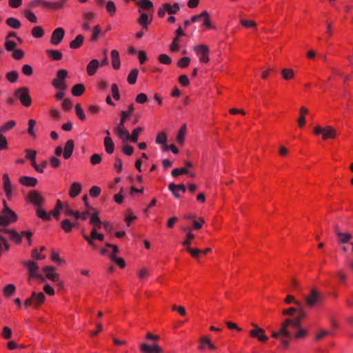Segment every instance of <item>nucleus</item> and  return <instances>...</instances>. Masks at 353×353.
<instances>
[{
  "instance_id": "1",
  "label": "nucleus",
  "mask_w": 353,
  "mask_h": 353,
  "mask_svg": "<svg viewBox=\"0 0 353 353\" xmlns=\"http://www.w3.org/2000/svg\"><path fill=\"white\" fill-rule=\"evenodd\" d=\"M134 110V105L130 104L128 105V110L126 111H121L120 113L121 119L117 125L114 128V132L117 134L118 137L123 141H130L133 143H137L139 133L143 130L141 127L136 128L133 130L132 135L130 134L129 132L125 127V119H128L132 115Z\"/></svg>"
},
{
  "instance_id": "2",
  "label": "nucleus",
  "mask_w": 353,
  "mask_h": 353,
  "mask_svg": "<svg viewBox=\"0 0 353 353\" xmlns=\"http://www.w3.org/2000/svg\"><path fill=\"white\" fill-rule=\"evenodd\" d=\"M66 1L67 0H58L55 2H50L43 0H33L29 3L28 7L30 8H34L38 6L42 5L52 10H59L64 7Z\"/></svg>"
},
{
  "instance_id": "3",
  "label": "nucleus",
  "mask_w": 353,
  "mask_h": 353,
  "mask_svg": "<svg viewBox=\"0 0 353 353\" xmlns=\"http://www.w3.org/2000/svg\"><path fill=\"white\" fill-rule=\"evenodd\" d=\"M3 203L4 208L2 210V214L0 216V225L6 226L15 222L17 220V215L8 207L6 201H3Z\"/></svg>"
},
{
  "instance_id": "4",
  "label": "nucleus",
  "mask_w": 353,
  "mask_h": 353,
  "mask_svg": "<svg viewBox=\"0 0 353 353\" xmlns=\"http://www.w3.org/2000/svg\"><path fill=\"white\" fill-rule=\"evenodd\" d=\"M323 297L322 294L317 291L316 288H312L307 295L303 296V300L305 305L310 308L314 307L319 303Z\"/></svg>"
},
{
  "instance_id": "5",
  "label": "nucleus",
  "mask_w": 353,
  "mask_h": 353,
  "mask_svg": "<svg viewBox=\"0 0 353 353\" xmlns=\"http://www.w3.org/2000/svg\"><path fill=\"white\" fill-rule=\"evenodd\" d=\"M14 97L18 99L21 103L28 108L32 104V99L29 94V89L27 87H21L14 92Z\"/></svg>"
},
{
  "instance_id": "6",
  "label": "nucleus",
  "mask_w": 353,
  "mask_h": 353,
  "mask_svg": "<svg viewBox=\"0 0 353 353\" xmlns=\"http://www.w3.org/2000/svg\"><path fill=\"white\" fill-rule=\"evenodd\" d=\"M295 305L297 306V310L299 315L294 319H285V321H289V326L292 328H299L301 326V322L302 319L305 318L306 312L303 308V304L301 302H295Z\"/></svg>"
},
{
  "instance_id": "7",
  "label": "nucleus",
  "mask_w": 353,
  "mask_h": 353,
  "mask_svg": "<svg viewBox=\"0 0 353 353\" xmlns=\"http://www.w3.org/2000/svg\"><path fill=\"white\" fill-rule=\"evenodd\" d=\"M68 75V71L64 69H61L57 72V78L54 79L52 81V85L57 90H66L67 85L65 81Z\"/></svg>"
},
{
  "instance_id": "8",
  "label": "nucleus",
  "mask_w": 353,
  "mask_h": 353,
  "mask_svg": "<svg viewBox=\"0 0 353 353\" xmlns=\"http://www.w3.org/2000/svg\"><path fill=\"white\" fill-rule=\"evenodd\" d=\"M289 321H283L281 324V327L277 332L272 331L271 336L274 339H278L279 337L285 336L288 339H291L293 336L292 331L290 330L289 326Z\"/></svg>"
},
{
  "instance_id": "9",
  "label": "nucleus",
  "mask_w": 353,
  "mask_h": 353,
  "mask_svg": "<svg viewBox=\"0 0 353 353\" xmlns=\"http://www.w3.org/2000/svg\"><path fill=\"white\" fill-rule=\"evenodd\" d=\"M253 330L250 331V336L257 339L260 342L265 343L268 340V337L265 334V330L259 327L256 323H252Z\"/></svg>"
},
{
  "instance_id": "10",
  "label": "nucleus",
  "mask_w": 353,
  "mask_h": 353,
  "mask_svg": "<svg viewBox=\"0 0 353 353\" xmlns=\"http://www.w3.org/2000/svg\"><path fill=\"white\" fill-rule=\"evenodd\" d=\"M26 200L33 204L35 208L41 207L44 199L41 196L40 193L36 190L30 191L26 196Z\"/></svg>"
},
{
  "instance_id": "11",
  "label": "nucleus",
  "mask_w": 353,
  "mask_h": 353,
  "mask_svg": "<svg viewBox=\"0 0 353 353\" xmlns=\"http://www.w3.org/2000/svg\"><path fill=\"white\" fill-rule=\"evenodd\" d=\"M194 51L199 56V60L203 63H208L210 60L209 48L205 45H198L194 47Z\"/></svg>"
},
{
  "instance_id": "12",
  "label": "nucleus",
  "mask_w": 353,
  "mask_h": 353,
  "mask_svg": "<svg viewBox=\"0 0 353 353\" xmlns=\"http://www.w3.org/2000/svg\"><path fill=\"white\" fill-rule=\"evenodd\" d=\"M65 30L62 28H56L52 33L50 42L54 46H58L63 40Z\"/></svg>"
},
{
  "instance_id": "13",
  "label": "nucleus",
  "mask_w": 353,
  "mask_h": 353,
  "mask_svg": "<svg viewBox=\"0 0 353 353\" xmlns=\"http://www.w3.org/2000/svg\"><path fill=\"white\" fill-rule=\"evenodd\" d=\"M3 190L8 199H10L12 195V185L8 174L5 173L3 174Z\"/></svg>"
},
{
  "instance_id": "14",
  "label": "nucleus",
  "mask_w": 353,
  "mask_h": 353,
  "mask_svg": "<svg viewBox=\"0 0 353 353\" xmlns=\"http://www.w3.org/2000/svg\"><path fill=\"white\" fill-rule=\"evenodd\" d=\"M140 350L143 353H162L161 347L156 343L152 345L143 343L140 345Z\"/></svg>"
},
{
  "instance_id": "15",
  "label": "nucleus",
  "mask_w": 353,
  "mask_h": 353,
  "mask_svg": "<svg viewBox=\"0 0 353 353\" xmlns=\"http://www.w3.org/2000/svg\"><path fill=\"white\" fill-rule=\"evenodd\" d=\"M1 232L7 233L10 237V239L14 241V243L19 244L22 241L21 235H20L16 230H9L6 228H3L0 230Z\"/></svg>"
},
{
  "instance_id": "16",
  "label": "nucleus",
  "mask_w": 353,
  "mask_h": 353,
  "mask_svg": "<svg viewBox=\"0 0 353 353\" xmlns=\"http://www.w3.org/2000/svg\"><path fill=\"white\" fill-rule=\"evenodd\" d=\"M169 190L172 193L176 199L181 197L180 194L178 192L182 191L183 192H185L186 188L183 184H174V183H171L168 185Z\"/></svg>"
},
{
  "instance_id": "17",
  "label": "nucleus",
  "mask_w": 353,
  "mask_h": 353,
  "mask_svg": "<svg viewBox=\"0 0 353 353\" xmlns=\"http://www.w3.org/2000/svg\"><path fill=\"white\" fill-rule=\"evenodd\" d=\"M46 277L53 282H59V274L54 273L55 268L53 266H45L43 268Z\"/></svg>"
},
{
  "instance_id": "18",
  "label": "nucleus",
  "mask_w": 353,
  "mask_h": 353,
  "mask_svg": "<svg viewBox=\"0 0 353 353\" xmlns=\"http://www.w3.org/2000/svg\"><path fill=\"white\" fill-rule=\"evenodd\" d=\"M74 143L72 139H69L66 141L63 153L64 159H68L71 157L74 150Z\"/></svg>"
},
{
  "instance_id": "19",
  "label": "nucleus",
  "mask_w": 353,
  "mask_h": 353,
  "mask_svg": "<svg viewBox=\"0 0 353 353\" xmlns=\"http://www.w3.org/2000/svg\"><path fill=\"white\" fill-rule=\"evenodd\" d=\"M99 65L100 63L97 59H92L90 61L86 68L88 74L89 76H93L96 73Z\"/></svg>"
},
{
  "instance_id": "20",
  "label": "nucleus",
  "mask_w": 353,
  "mask_h": 353,
  "mask_svg": "<svg viewBox=\"0 0 353 353\" xmlns=\"http://www.w3.org/2000/svg\"><path fill=\"white\" fill-rule=\"evenodd\" d=\"M32 298L33 299V306L38 307L42 303L44 302L46 296L43 292L37 293L33 292L32 293Z\"/></svg>"
},
{
  "instance_id": "21",
  "label": "nucleus",
  "mask_w": 353,
  "mask_h": 353,
  "mask_svg": "<svg viewBox=\"0 0 353 353\" xmlns=\"http://www.w3.org/2000/svg\"><path fill=\"white\" fill-rule=\"evenodd\" d=\"M23 263L28 270L30 277H34L37 274H38L37 271L39 266L35 262L30 261L28 262H24Z\"/></svg>"
},
{
  "instance_id": "22",
  "label": "nucleus",
  "mask_w": 353,
  "mask_h": 353,
  "mask_svg": "<svg viewBox=\"0 0 353 353\" xmlns=\"http://www.w3.org/2000/svg\"><path fill=\"white\" fill-rule=\"evenodd\" d=\"M19 182L25 186L34 187L37 183V179L34 177L24 176L19 179Z\"/></svg>"
},
{
  "instance_id": "23",
  "label": "nucleus",
  "mask_w": 353,
  "mask_h": 353,
  "mask_svg": "<svg viewBox=\"0 0 353 353\" xmlns=\"http://www.w3.org/2000/svg\"><path fill=\"white\" fill-rule=\"evenodd\" d=\"M104 148L105 152L110 154L114 150V143L110 137H105L103 141Z\"/></svg>"
},
{
  "instance_id": "24",
  "label": "nucleus",
  "mask_w": 353,
  "mask_h": 353,
  "mask_svg": "<svg viewBox=\"0 0 353 353\" xmlns=\"http://www.w3.org/2000/svg\"><path fill=\"white\" fill-rule=\"evenodd\" d=\"M81 191V185L79 182H74L72 184L70 191L69 195L72 198H75L77 196Z\"/></svg>"
},
{
  "instance_id": "25",
  "label": "nucleus",
  "mask_w": 353,
  "mask_h": 353,
  "mask_svg": "<svg viewBox=\"0 0 353 353\" xmlns=\"http://www.w3.org/2000/svg\"><path fill=\"white\" fill-rule=\"evenodd\" d=\"M112 64L114 69L117 70L120 68L121 62L119 53L117 50H112L111 52Z\"/></svg>"
},
{
  "instance_id": "26",
  "label": "nucleus",
  "mask_w": 353,
  "mask_h": 353,
  "mask_svg": "<svg viewBox=\"0 0 353 353\" xmlns=\"http://www.w3.org/2000/svg\"><path fill=\"white\" fill-rule=\"evenodd\" d=\"M163 6L169 14H176L180 9V6L178 3H174L173 6L169 3H165Z\"/></svg>"
},
{
  "instance_id": "27",
  "label": "nucleus",
  "mask_w": 353,
  "mask_h": 353,
  "mask_svg": "<svg viewBox=\"0 0 353 353\" xmlns=\"http://www.w3.org/2000/svg\"><path fill=\"white\" fill-rule=\"evenodd\" d=\"M137 5L140 8L138 12L141 13V9L148 10L153 8V3L150 0H140L137 1Z\"/></svg>"
},
{
  "instance_id": "28",
  "label": "nucleus",
  "mask_w": 353,
  "mask_h": 353,
  "mask_svg": "<svg viewBox=\"0 0 353 353\" xmlns=\"http://www.w3.org/2000/svg\"><path fill=\"white\" fill-rule=\"evenodd\" d=\"M336 236L339 244H346L349 243L352 237V234L349 232H341Z\"/></svg>"
},
{
  "instance_id": "29",
  "label": "nucleus",
  "mask_w": 353,
  "mask_h": 353,
  "mask_svg": "<svg viewBox=\"0 0 353 353\" xmlns=\"http://www.w3.org/2000/svg\"><path fill=\"white\" fill-rule=\"evenodd\" d=\"M83 41V36L82 34H79L70 43V48L72 49L79 48L82 46Z\"/></svg>"
},
{
  "instance_id": "30",
  "label": "nucleus",
  "mask_w": 353,
  "mask_h": 353,
  "mask_svg": "<svg viewBox=\"0 0 353 353\" xmlns=\"http://www.w3.org/2000/svg\"><path fill=\"white\" fill-rule=\"evenodd\" d=\"M46 52L52 60L54 61L61 60L63 56L62 53L57 50L48 49L46 50Z\"/></svg>"
},
{
  "instance_id": "31",
  "label": "nucleus",
  "mask_w": 353,
  "mask_h": 353,
  "mask_svg": "<svg viewBox=\"0 0 353 353\" xmlns=\"http://www.w3.org/2000/svg\"><path fill=\"white\" fill-rule=\"evenodd\" d=\"M336 135V132L334 128L330 126H327L323 129V138L327 139L328 138H334Z\"/></svg>"
},
{
  "instance_id": "32",
  "label": "nucleus",
  "mask_w": 353,
  "mask_h": 353,
  "mask_svg": "<svg viewBox=\"0 0 353 353\" xmlns=\"http://www.w3.org/2000/svg\"><path fill=\"white\" fill-rule=\"evenodd\" d=\"M137 22L143 27V28H147L151 21L149 20L148 15L146 13L143 12L141 14Z\"/></svg>"
},
{
  "instance_id": "33",
  "label": "nucleus",
  "mask_w": 353,
  "mask_h": 353,
  "mask_svg": "<svg viewBox=\"0 0 353 353\" xmlns=\"http://www.w3.org/2000/svg\"><path fill=\"white\" fill-rule=\"evenodd\" d=\"M61 227L65 232L69 233L75 227V225L74 223H71L69 219H64L61 222Z\"/></svg>"
},
{
  "instance_id": "34",
  "label": "nucleus",
  "mask_w": 353,
  "mask_h": 353,
  "mask_svg": "<svg viewBox=\"0 0 353 353\" xmlns=\"http://www.w3.org/2000/svg\"><path fill=\"white\" fill-rule=\"evenodd\" d=\"M85 91V87L82 83L76 84L72 88V94L75 97L81 96Z\"/></svg>"
},
{
  "instance_id": "35",
  "label": "nucleus",
  "mask_w": 353,
  "mask_h": 353,
  "mask_svg": "<svg viewBox=\"0 0 353 353\" xmlns=\"http://www.w3.org/2000/svg\"><path fill=\"white\" fill-rule=\"evenodd\" d=\"M6 24L14 29H19L21 27L20 21L14 17H9L6 21Z\"/></svg>"
},
{
  "instance_id": "36",
  "label": "nucleus",
  "mask_w": 353,
  "mask_h": 353,
  "mask_svg": "<svg viewBox=\"0 0 353 353\" xmlns=\"http://www.w3.org/2000/svg\"><path fill=\"white\" fill-rule=\"evenodd\" d=\"M90 223L94 226L93 228L97 229V228H101L102 223H101L99 217L98 216L97 213H94L91 216L90 220Z\"/></svg>"
},
{
  "instance_id": "37",
  "label": "nucleus",
  "mask_w": 353,
  "mask_h": 353,
  "mask_svg": "<svg viewBox=\"0 0 353 353\" xmlns=\"http://www.w3.org/2000/svg\"><path fill=\"white\" fill-rule=\"evenodd\" d=\"M186 125L185 124H183L179 132H178V134H177V137H176V141L177 142L179 143V144H183V141H184V137H185V132H186Z\"/></svg>"
},
{
  "instance_id": "38",
  "label": "nucleus",
  "mask_w": 353,
  "mask_h": 353,
  "mask_svg": "<svg viewBox=\"0 0 353 353\" xmlns=\"http://www.w3.org/2000/svg\"><path fill=\"white\" fill-rule=\"evenodd\" d=\"M37 209V215L44 221H48L50 219V214L47 213L41 207L36 208Z\"/></svg>"
},
{
  "instance_id": "39",
  "label": "nucleus",
  "mask_w": 353,
  "mask_h": 353,
  "mask_svg": "<svg viewBox=\"0 0 353 353\" xmlns=\"http://www.w3.org/2000/svg\"><path fill=\"white\" fill-rule=\"evenodd\" d=\"M138 74H139L138 69H133L128 74V79H127L128 82L131 85L134 84L137 81V78Z\"/></svg>"
},
{
  "instance_id": "40",
  "label": "nucleus",
  "mask_w": 353,
  "mask_h": 353,
  "mask_svg": "<svg viewBox=\"0 0 353 353\" xmlns=\"http://www.w3.org/2000/svg\"><path fill=\"white\" fill-rule=\"evenodd\" d=\"M105 8L110 16H114L115 14L117 8L115 3L112 1H108L105 3Z\"/></svg>"
},
{
  "instance_id": "41",
  "label": "nucleus",
  "mask_w": 353,
  "mask_h": 353,
  "mask_svg": "<svg viewBox=\"0 0 353 353\" xmlns=\"http://www.w3.org/2000/svg\"><path fill=\"white\" fill-rule=\"evenodd\" d=\"M16 288L13 284H8L3 288V292L5 296L10 297L15 292Z\"/></svg>"
},
{
  "instance_id": "42",
  "label": "nucleus",
  "mask_w": 353,
  "mask_h": 353,
  "mask_svg": "<svg viewBox=\"0 0 353 353\" xmlns=\"http://www.w3.org/2000/svg\"><path fill=\"white\" fill-rule=\"evenodd\" d=\"M15 125L16 123L13 120L8 121L0 127V133L3 134V133L11 130Z\"/></svg>"
},
{
  "instance_id": "43",
  "label": "nucleus",
  "mask_w": 353,
  "mask_h": 353,
  "mask_svg": "<svg viewBox=\"0 0 353 353\" xmlns=\"http://www.w3.org/2000/svg\"><path fill=\"white\" fill-rule=\"evenodd\" d=\"M307 112H308L307 110L304 107H302L300 109L301 116L298 119V123H299V126L300 128H303L305 125V119L304 114H307Z\"/></svg>"
},
{
  "instance_id": "44",
  "label": "nucleus",
  "mask_w": 353,
  "mask_h": 353,
  "mask_svg": "<svg viewBox=\"0 0 353 353\" xmlns=\"http://www.w3.org/2000/svg\"><path fill=\"white\" fill-rule=\"evenodd\" d=\"M281 75L285 80H290L294 77V71L292 69L285 68L282 70Z\"/></svg>"
},
{
  "instance_id": "45",
  "label": "nucleus",
  "mask_w": 353,
  "mask_h": 353,
  "mask_svg": "<svg viewBox=\"0 0 353 353\" xmlns=\"http://www.w3.org/2000/svg\"><path fill=\"white\" fill-rule=\"evenodd\" d=\"M44 32L41 26L34 27L32 30V35L35 38H41L43 36Z\"/></svg>"
},
{
  "instance_id": "46",
  "label": "nucleus",
  "mask_w": 353,
  "mask_h": 353,
  "mask_svg": "<svg viewBox=\"0 0 353 353\" xmlns=\"http://www.w3.org/2000/svg\"><path fill=\"white\" fill-rule=\"evenodd\" d=\"M24 15L26 18L31 23H37V18L35 14L30 10H25Z\"/></svg>"
},
{
  "instance_id": "47",
  "label": "nucleus",
  "mask_w": 353,
  "mask_h": 353,
  "mask_svg": "<svg viewBox=\"0 0 353 353\" xmlns=\"http://www.w3.org/2000/svg\"><path fill=\"white\" fill-rule=\"evenodd\" d=\"M4 46L7 51H12L15 49L17 43L14 41L6 38Z\"/></svg>"
},
{
  "instance_id": "48",
  "label": "nucleus",
  "mask_w": 353,
  "mask_h": 353,
  "mask_svg": "<svg viewBox=\"0 0 353 353\" xmlns=\"http://www.w3.org/2000/svg\"><path fill=\"white\" fill-rule=\"evenodd\" d=\"M18 72L17 71H10L6 74V79L11 83L15 82L18 79Z\"/></svg>"
},
{
  "instance_id": "49",
  "label": "nucleus",
  "mask_w": 353,
  "mask_h": 353,
  "mask_svg": "<svg viewBox=\"0 0 353 353\" xmlns=\"http://www.w3.org/2000/svg\"><path fill=\"white\" fill-rule=\"evenodd\" d=\"M110 257L111 260L117 263L121 268H123L125 267V263L122 258L117 257L114 254H111Z\"/></svg>"
},
{
  "instance_id": "50",
  "label": "nucleus",
  "mask_w": 353,
  "mask_h": 353,
  "mask_svg": "<svg viewBox=\"0 0 353 353\" xmlns=\"http://www.w3.org/2000/svg\"><path fill=\"white\" fill-rule=\"evenodd\" d=\"M75 111L77 117L81 121L85 120V115L83 112V110H82L81 105L79 103L76 104L75 105Z\"/></svg>"
},
{
  "instance_id": "51",
  "label": "nucleus",
  "mask_w": 353,
  "mask_h": 353,
  "mask_svg": "<svg viewBox=\"0 0 353 353\" xmlns=\"http://www.w3.org/2000/svg\"><path fill=\"white\" fill-rule=\"evenodd\" d=\"M35 124H36V121L34 119H30L28 121V133L32 137H35V136H36V134L34 132V127Z\"/></svg>"
},
{
  "instance_id": "52",
  "label": "nucleus",
  "mask_w": 353,
  "mask_h": 353,
  "mask_svg": "<svg viewBox=\"0 0 353 353\" xmlns=\"http://www.w3.org/2000/svg\"><path fill=\"white\" fill-rule=\"evenodd\" d=\"M111 91H112L113 98L115 100H119L120 94H119V87L116 83H113L112 85Z\"/></svg>"
},
{
  "instance_id": "53",
  "label": "nucleus",
  "mask_w": 353,
  "mask_h": 353,
  "mask_svg": "<svg viewBox=\"0 0 353 353\" xmlns=\"http://www.w3.org/2000/svg\"><path fill=\"white\" fill-rule=\"evenodd\" d=\"M172 176L174 177H177L179 175L181 174H188V170L186 168H175L172 171Z\"/></svg>"
},
{
  "instance_id": "54",
  "label": "nucleus",
  "mask_w": 353,
  "mask_h": 353,
  "mask_svg": "<svg viewBox=\"0 0 353 353\" xmlns=\"http://www.w3.org/2000/svg\"><path fill=\"white\" fill-rule=\"evenodd\" d=\"M158 144H165L167 141V137L165 132H159L155 140Z\"/></svg>"
},
{
  "instance_id": "55",
  "label": "nucleus",
  "mask_w": 353,
  "mask_h": 353,
  "mask_svg": "<svg viewBox=\"0 0 353 353\" xmlns=\"http://www.w3.org/2000/svg\"><path fill=\"white\" fill-rule=\"evenodd\" d=\"M100 32H101L100 26L99 25L95 26L93 28L92 34L90 38V41L92 42L95 41L98 39Z\"/></svg>"
},
{
  "instance_id": "56",
  "label": "nucleus",
  "mask_w": 353,
  "mask_h": 353,
  "mask_svg": "<svg viewBox=\"0 0 353 353\" xmlns=\"http://www.w3.org/2000/svg\"><path fill=\"white\" fill-rule=\"evenodd\" d=\"M158 59L161 63L166 64V65H169L172 62L171 58L165 54H162L159 55L158 57Z\"/></svg>"
},
{
  "instance_id": "57",
  "label": "nucleus",
  "mask_w": 353,
  "mask_h": 353,
  "mask_svg": "<svg viewBox=\"0 0 353 353\" xmlns=\"http://www.w3.org/2000/svg\"><path fill=\"white\" fill-rule=\"evenodd\" d=\"M190 62V59L188 57L181 58L177 63V66L180 68H185L188 66Z\"/></svg>"
},
{
  "instance_id": "58",
  "label": "nucleus",
  "mask_w": 353,
  "mask_h": 353,
  "mask_svg": "<svg viewBox=\"0 0 353 353\" xmlns=\"http://www.w3.org/2000/svg\"><path fill=\"white\" fill-rule=\"evenodd\" d=\"M186 250L195 259H197L199 257V254L201 253V250L192 248L190 246L186 248Z\"/></svg>"
},
{
  "instance_id": "59",
  "label": "nucleus",
  "mask_w": 353,
  "mask_h": 353,
  "mask_svg": "<svg viewBox=\"0 0 353 353\" xmlns=\"http://www.w3.org/2000/svg\"><path fill=\"white\" fill-rule=\"evenodd\" d=\"M22 72L26 76H31L33 73L32 68L29 64H25L22 66Z\"/></svg>"
},
{
  "instance_id": "60",
  "label": "nucleus",
  "mask_w": 353,
  "mask_h": 353,
  "mask_svg": "<svg viewBox=\"0 0 353 353\" xmlns=\"http://www.w3.org/2000/svg\"><path fill=\"white\" fill-rule=\"evenodd\" d=\"M240 23L243 27L247 28H254L256 26V23L253 21L241 19Z\"/></svg>"
},
{
  "instance_id": "61",
  "label": "nucleus",
  "mask_w": 353,
  "mask_h": 353,
  "mask_svg": "<svg viewBox=\"0 0 353 353\" xmlns=\"http://www.w3.org/2000/svg\"><path fill=\"white\" fill-rule=\"evenodd\" d=\"M148 101V97L144 93H140L139 94L136 99L135 101L138 103L143 104Z\"/></svg>"
},
{
  "instance_id": "62",
  "label": "nucleus",
  "mask_w": 353,
  "mask_h": 353,
  "mask_svg": "<svg viewBox=\"0 0 353 353\" xmlns=\"http://www.w3.org/2000/svg\"><path fill=\"white\" fill-rule=\"evenodd\" d=\"M179 41V39L177 37H174L172 40V42L170 45V49L172 52H176L179 49V46L178 44V42Z\"/></svg>"
},
{
  "instance_id": "63",
  "label": "nucleus",
  "mask_w": 353,
  "mask_h": 353,
  "mask_svg": "<svg viewBox=\"0 0 353 353\" xmlns=\"http://www.w3.org/2000/svg\"><path fill=\"white\" fill-rule=\"evenodd\" d=\"M26 157L28 159H30L31 161H34L36 157L37 152L35 150H32L30 149L26 150Z\"/></svg>"
},
{
  "instance_id": "64",
  "label": "nucleus",
  "mask_w": 353,
  "mask_h": 353,
  "mask_svg": "<svg viewBox=\"0 0 353 353\" xmlns=\"http://www.w3.org/2000/svg\"><path fill=\"white\" fill-rule=\"evenodd\" d=\"M13 52H12V57L14 59H17V60H19L21 59H22L24 56V52L23 50H12Z\"/></svg>"
}]
</instances>
